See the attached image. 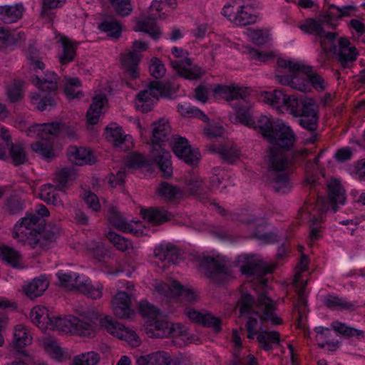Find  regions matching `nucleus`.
<instances>
[{
	"instance_id": "f257e3e1",
	"label": "nucleus",
	"mask_w": 365,
	"mask_h": 365,
	"mask_svg": "<svg viewBox=\"0 0 365 365\" xmlns=\"http://www.w3.org/2000/svg\"><path fill=\"white\" fill-rule=\"evenodd\" d=\"M300 29L306 33L317 36L324 52L332 53L341 66H353V62L359 56V51L355 46L351 45L347 38H337L336 33L326 32L321 24L313 19H307L300 26Z\"/></svg>"
},
{
	"instance_id": "f03ea898",
	"label": "nucleus",
	"mask_w": 365,
	"mask_h": 365,
	"mask_svg": "<svg viewBox=\"0 0 365 365\" xmlns=\"http://www.w3.org/2000/svg\"><path fill=\"white\" fill-rule=\"evenodd\" d=\"M269 178L272 188L276 192L284 194L291 190L289 178L288 160L285 153L281 149L270 148L267 155Z\"/></svg>"
},
{
	"instance_id": "7ed1b4c3",
	"label": "nucleus",
	"mask_w": 365,
	"mask_h": 365,
	"mask_svg": "<svg viewBox=\"0 0 365 365\" xmlns=\"http://www.w3.org/2000/svg\"><path fill=\"white\" fill-rule=\"evenodd\" d=\"M153 138L151 155L153 161L158 165L163 176L171 177L173 168L170 153L163 147L164 142L170 133V126L168 121L160 120L153 123Z\"/></svg>"
},
{
	"instance_id": "20e7f679",
	"label": "nucleus",
	"mask_w": 365,
	"mask_h": 365,
	"mask_svg": "<svg viewBox=\"0 0 365 365\" xmlns=\"http://www.w3.org/2000/svg\"><path fill=\"white\" fill-rule=\"evenodd\" d=\"M45 222L41 217L33 213L26 214L14 227L12 237L22 245L35 247L41 238V231Z\"/></svg>"
},
{
	"instance_id": "39448f33",
	"label": "nucleus",
	"mask_w": 365,
	"mask_h": 365,
	"mask_svg": "<svg viewBox=\"0 0 365 365\" xmlns=\"http://www.w3.org/2000/svg\"><path fill=\"white\" fill-rule=\"evenodd\" d=\"M171 83L154 81L150 82L148 89L140 91L138 94L136 106L143 113L152 110L153 106L158 101L159 97L170 96Z\"/></svg>"
},
{
	"instance_id": "423d86ee",
	"label": "nucleus",
	"mask_w": 365,
	"mask_h": 365,
	"mask_svg": "<svg viewBox=\"0 0 365 365\" xmlns=\"http://www.w3.org/2000/svg\"><path fill=\"white\" fill-rule=\"evenodd\" d=\"M297 113H290L295 117H299V123L304 129L312 133V136L306 139L308 143H314L317 138L316 133L318 127V115L316 105L312 101H299L297 98Z\"/></svg>"
},
{
	"instance_id": "0eeeda50",
	"label": "nucleus",
	"mask_w": 365,
	"mask_h": 365,
	"mask_svg": "<svg viewBox=\"0 0 365 365\" xmlns=\"http://www.w3.org/2000/svg\"><path fill=\"white\" fill-rule=\"evenodd\" d=\"M222 14L237 26H247L257 21L252 7L250 5H239L237 1H235L233 5H225Z\"/></svg>"
},
{
	"instance_id": "6e6552de",
	"label": "nucleus",
	"mask_w": 365,
	"mask_h": 365,
	"mask_svg": "<svg viewBox=\"0 0 365 365\" xmlns=\"http://www.w3.org/2000/svg\"><path fill=\"white\" fill-rule=\"evenodd\" d=\"M148 337L165 338L177 337L185 332V328L180 324H170L161 319V315L150 322L145 327Z\"/></svg>"
},
{
	"instance_id": "1a4fd4ad",
	"label": "nucleus",
	"mask_w": 365,
	"mask_h": 365,
	"mask_svg": "<svg viewBox=\"0 0 365 365\" xmlns=\"http://www.w3.org/2000/svg\"><path fill=\"white\" fill-rule=\"evenodd\" d=\"M237 264L242 274L246 277L261 276L272 272L274 266L267 267L260 257L244 255L237 257Z\"/></svg>"
},
{
	"instance_id": "9d476101",
	"label": "nucleus",
	"mask_w": 365,
	"mask_h": 365,
	"mask_svg": "<svg viewBox=\"0 0 365 365\" xmlns=\"http://www.w3.org/2000/svg\"><path fill=\"white\" fill-rule=\"evenodd\" d=\"M156 290L168 298H180L181 301L187 302L196 299V294L192 289L184 287L177 281L169 283L159 282L155 284Z\"/></svg>"
},
{
	"instance_id": "9b49d317",
	"label": "nucleus",
	"mask_w": 365,
	"mask_h": 365,
	"mask_svg": "<svg viewBox=\"0 0 365 365\" xmlns=\"http://www.w3.org/2000/svg\"><path fill=\"white\" fill-rule=\"evenodd\" d=\"M264 101L270 104L279 112L289 111L297 113L296 108L297 98L294 96H288L281 90L265 92Z\"/></svg>"
},
{
	"instance_id": "f8f14e48",
	"label": "nucleus",
	"mask_w": 365,
	"mask_h": 365,
	"mask_svg": "<svg viewBox=\"0 0 365 365\" xmlns=\"http://www.w3.org/2000/svg\"><path fill=\"white\" fill-rule=\"evenodd\" d=\"M278 82L293 89L305 92L309 88V70H287L276 75Z\"/></svg>"
},
{
	"instance_id": "ddd939ff",
	"label": "nucleus",
	"mask_w": 365,
	"mask_h": 365,
	"mask_svg": "<svg viewBox=\"0 0 365 365\" xmlns=\"http://www.w3.org/2000/svg\"><path fill=\"white\" fill-rule=\"evenodd\" d=\"M202 262L206 267V276L215 283H222L232 274L230 268L219 257H206Z\"/></svg>"
},
{
	"instance_id": "4468645a",
	"label": "nucleus",
	"mask_w": 365,
	"mask_h": 365,
	"mask_svg": "<svg viewBox=\"0 0 365 365\" xmlns=\"http://www.w3.org/2000/svg\"><path fill=\"white\" fill-rule=\"evenodd\" d=\"M276 309L274 300L264 293L259 295L255 312L262 321L269 322L274 326L282 324V320L276 314Z\"/></svg>"
},
{
	"instance_id": "2eb2a0df",
	"label": "nucleus",
	"mask_w": 365,
	"mask_h": 365,
	"mask_svg": "<svg viewBox=\"0 0 365 365\" xmlns=\"http://www.w3.org/2000/svg\"><path fill=\"white\" fill-rule=\"evenodd\" d=\"M62 128L63 125L58 123H34L27 128L26 133L28 137L48 141L57 135Z\"/></svg>"
},
{
	"instance_id": "dca6fc26",
	"label": "nucleus",
	"mask_w": 365,
	"mask_h": 365,
	"mask_svg": "<svg viewBox=\"0 0 365 365\" xmlns=\"http://www.w3.org/2000/svg\"><path fill=\"white\" fill-rule=\"evenodd\" d=\"M172 145L173 153L185 163L193 165L197 162L199 159L198 152L195 150H192L186 138L175 137Z\"/></svg>"
},
{
	"instance_id": "f3484780",
	"label": "nucleus",
	"mask_w": 365,
	"mask_h": 365,
	"mask_svg": "<svg viewBox=\"0 0 365 365\" xmlns=\"http://www.w3.org/2000/svg\"><path fill=\"white\" fill-rule=\"evenodd\" d=\"M274 128L272 133L274 139L268 140L269 143L286 149L294 145L295 135L289 126L279 122Z\"/></svg>"
},
{
	"instance_id": "a211bd4d",
	"label": "nucleus",
	"mask_w": 365,
	"mask_h": 365,
	"mask_svg": "<svg viewBox=\"0 0 365 365\" xmlns=\"http://www.w3.org/2000/svg\"><path fill=\"white\" fill-rule=\"evenodd\" d=\"M213 96L217 99H225L227 101L245 98L247 88L235 85L217 84L212 89Z\"/></svg>"
},
{
	"instance_id": "6ab92c4d",
	"label": "nucleus",
	"mask_w": 365,
	"mask_h": 365,
	"mask_svg": "<svg viewBox=\"0 0 365 365\" xmlns=\"http://www.w3.org/2000/svg\"><path fill=\"white\" fill-rule=\"evenodd\" d=\"M130 303V296L127 292L123 291L117 292L111 301L115 315L121 319L129 318L133 314Z\"/></svg>"
},
{
	"instance_id": "aec40b11",
	"label": "nucleus",
	"mask_w": 365,
	"mask_h": 365,
	"mask_svg": "<svg viewBox=\"0 0 365 365\" xmlns=\"http://www.w3.org/2000/svg\"><path fill=\"white\" fill-rule=\"evenodd\" d=\"M302 212L307 213L309 217L311 230L309 238V241L312 243L321 237L319 227H314V225L323 222L322 215L326 212L319 211L318 208L313 207L312 202L307 205L306 207L303 208Z\"/></svg>"
},
{
	"instance_id": "412c9836",
	"label": "nucleus",
	"mask_w": 365,
	"mask_h": 365,
	"mask_svg": "<svg viewBox=\"0 0 365 365\" xmlns=\"http://www.w3.org/2000/svg\"><path fill=\"white\" fill-rule=\"evenodd\" d=\"M67 155L71 163L78 165H92L96 162L93 153L85 148L71 146L67 150Z\"/></svg>"
},
{
	"instance_id": "4be33fe9",
	"label": "nucleus",
	"mask_w": 365,
	"mask_h": 365,
	"mask_svg": "<svg viewBox=\"0 0 365 365\" xmlns=\"http://www.w3.org/2000/svg\"><path fill=\"white\" fill-rule=\"evenodd\" d=\"M356 10V7L352 5L338 7L334 4H331L329 6V9L326 14L319 17L318 20L315 21L320 23L322 27L324 28V26L327 24H329L332 19H340L344 16H350L351 13L355 11Z\"/></svg>"
},
{
	"instance_id": "5701e85b",
	"label": "nucleus",
	"mask_w": 365,
	"mask_h": 365,
	"mask_svg": "<svg viewBox=\"0 0 365 365\" xmlns=\"http://www.w3.org/2000/svg\"><path fill=\"white\" fill-rule=\"evenodd\" d=\"M31 82L43 92H54L58 88V76L53 71H48L43 76L36 75L31 78Z\"/></svg>"
},
{
	"instance_id": "b1692460",
	"label": "nucleus",
	"mask_w": 365,
	"mask_h": 365,
	"mask_svg": "<svg viewBox=\"0 0 365 365\" xmlns=\"http://www.w3.org/2000/svg\"><path fill=\"white\" fill-rule=\"evenodd\" d=\"M103 285L101 283H93L89 278L84 277L77 291L92 299H99L103 296Z\"/></svg>"
},
{
	"instance_id": "393cba45",
	"label": "nucleus",
	"mask_w": 365,
	"mask_h": 365,
	"mask_svg": "<svg viewBox=\"0 0 365 365\" xmlns=\"http://www.w3.org/2000/svg\"><path fill=\"white\" fill-rule=\"evenodd\" d=\"M328 197L332 206L333 212L337 211L336 205H343L345 202V192L338 180L330 181L327 185Z\"/></svg>"
},
{
	"instance_id": "a878e982",
	"label": "nucleus",
	"mask_w": 365,
	"mask_h": 365,
	"mask_svg": "<svg viewBox=\"0 0 365 365\" xmlns=\"http://www.w3.org/2000/svg\"><path fill=\"white\" fill-rule=\"evenodd\" d=\"M23 11L21 4L0 6V21L6 24L16 22L21 18Z\"/></svg>"
},
{
	"instance_id": "bb28decb",
	"label": "nucleus",
	"mask_w": 365,
	"mask_h": 365,
	"mask_svg": "<svg viewBox=\"0 0 365 365\" xmlns=\"http://www.w3.org/2000/svg\"><path fill=\"white\" fill-rule=\"evenodd\" d=\"M107 101L105 94H98L93 98V101L86 114L89 124L95 125L98 123L102 109Z\"/></svg>"
},
{
	"instance_id": "cd10ccee",
	"label": "nucleus",
	"mask_w": 365,
	"mask_h": 365,
	"mask_svg": "<svg viewBox=\"0 0 365 365\" xmlns=\"http://www.w3.org/2000/svg\"><path fill=\"white\" fill-rule=\"evenodd\" d=\"M48 284V281L44 277H36L24 287V291L25 294L32 299L41 296Z\"/></svg>"
},
{
	"instance_id": "c85d7f7f",
	"label": "nucleus",
	"mask_w": 365,
	"mask_h": 365,
	"mask_svg": "<svg viewBox=\"0 0 365 365\" xmlns=\"http://www.w3.org/2000/svg\"><path fill=\"white\" fill-rule=\"evenodd\" d=\"M172 359L165 351H157L137 359V365H170Z\"/></svg>"
},
{
	"instance_id": "c756f323",
	"label": "nucleus",
	"mask_w": 365,
	"mask_h": 365,
	"mask_svg": "<svg viewBox=\"0 0 365 365\" xmlns=\"http://www.w3.org/2000/svg\"><path fill=\"white\" fill-rule=\"evenodd\" d=\"M279 121H273L267 115H261L255 120V126H251L254 129H258L262 136L267 141L273 140L272 133L275 130L274 127L279 124Z\"/></svg>"
},
{
	"instance_id": "7c9ffc66",
	"label": "nucleus",
	"mask_w": 365,
	"mask_h": 365,
	"mask_svg": "<svg viewBox=\"0 0 365 365\" xmlns=\"http://www.w3.org/2000/svg\"><path fill=\"white\" fill-rule=\"evenodd\" d=\"M306 184L309 186L310 195H312V198L315 200V205L313 206L318 208L319 211L327 212L328 207L325 204V199L319 195L318 187L320 185L318 181V178L316 175H311L307 177Z\"/></svg>"
},
{
	"instance_id": "2f4dec72",
	"label": "nucleus",
	"mask_w": 365,
	"mask_h": 365,
	"mask_svg": "<svg viewBox=\"0 0 365 365\" xmlns=\"http://www.w3.org/2000/svg\"><path fill=\"white\" fill-rule=\"evenodd\" d=\"M236 118L242 124L247 126H255V120L252 119L251 106L245 98L238 102L235 106Z\"/></svg>"
},
{
	"instance_id": "473e14b6",
	"label": "nucleus",
	"mask_w": 365,
	"mask_h": 365,
	"mask_svg": "<svg viewBox=\"0 0 365 365\" xmlns=\"http://www.w3.org/2000/svg\"><path fill=\"white\" fill-rule=\"evenodd\" d=\"M324 304L330 309L333 310H347L354 311L357 305L354 302H349L344 298L336 295L328 294L324 299Z\"/></svg>"
},
{
	"instance_id": "72a5a7b5",
	"label": "nucleus",
	"mask_w": 365,
	"mask_h": 365,
	"mask_svg": "<svg viewBox=\"0 0 365 365\" xmlns=\"http://www.w3.org/2000/svg\"><path fill=\"white\" fill-rule=\"evenodd\" d=\"M257 340L261 348L265 351H269L273 346L280 341V334L277 331L261 330L257 336Z\"/></svg>"
},
{
	"instance_id": "f704fd0d",
	"label": "nucleus",
	"mask_w": 365,
	"mask_h": 365,
	"mask_svg": "<svg viewBox=\"0 0 365 365\" xmlns=\"http://www.w3.org/2000/svg\"><path fill=\"white\" fill-rule=\"evenodd\" d=\"M141 214L144 219L153 225H158L171 219L172 215L164 209L151 207L142 210Z\"/></svg>"
},
{
	"instance_id": "c9c22d12",
	"label": "nucleus",
	"mask_w": 365,
	"mask_h": 365,
	"mask_svg": "<svg viewBox=\"0 0 365 365\" xmlns=\"http://www.w3.org/2000/svg\"><path fill=\"white\" fill-rule=\"evenodd\" d=\"M56 276L59 281V285L69 290H78V285L84 276L76 272H63L59 271Z\"/></svg>"
},
{
	"instance_id": "e433bc0d",
	"label": "nucleus",
	"mask_w": 365,
	"mask_h": 365,
	"mask_svg": "<svg viewBox=\"0 0 365 365\" xmlns=\"http://www.w3.org/2000/svg\"><path fill=\"white\" fill-rule=\"evenodd\" d=\"M58 187L51 184H46L41 186L40 189V198L48 204H52L57 207H63V203L60 199L57 191Z\"/></svg>"
},
{
	"instance_id": "4c0bfd02",
	"label": "nucleus",
	"mask_w": 365,
	"mask_h": 365,
	"mask_svg": "<svg viewBox=\"0 0 365 365\" xmlns=\"http://www.w3.org/2000/svg\"><path fill=\"white\" fill-rule=\"evenodd\" d=\"M155 256L161 261L168 263H175L179 257L178 248L171 244L160 245L154 251Z\"/></svg>"
},
{
	"instance_id": "58836bf2",
	"label": "nucleus",
	"mask_w": 365,
	"mask_h": 365,
	"mask_svg": "<svg viewBox=\"0 0 365 365\" xmlns=\"http://www.w3.org/2000/svg\"><path fill=\"white\" fill-rule=\"evenodd\" d=\"M32 337L28 328L23 324H18L14 329L13 344L16 349H22L31 344Z\"/></svg>"
},
{
	"instance_id": "ea45409f",
	"label": "nucleus",
	"mask_w": 365,
	"mask_h": 365,
	"mask_svg": "<svg viewBox=\"0 0 365 365\" xmlns=\"http://www.w3.org/2000/svg\"><path fill=\"white\" fill-rule=\"evenodd\" d=\"M31 322L40 327L46 329L48 327L51 317H49L48 311L45 307H34L30 313Z\"/></svg>"
},
{
	"instance_id": "a19ab883",
	"label": "nucleus",
	"mask_w": 365,
	"mask_h": 365,
	"mask_svg": "<svg viewBox=\"0 0 365 365\" xmlns=\"http://www.w3.org/2000/svg\"><path fill=\"white\" fill-rule=\"evenodd\" d=\"M0 255L3 260L14 268H22L23 262L21 253L8 246L0 248Z\"/></svg>"
},
{
	"instance_id": "79ce46f5",
	"label": "nucleus",
	"mask_w": 365,
	"mask_h": 365,
	"mask_svg": "<svg viewBox=\"0 0 365 365\" xmlns=\"http://www.w3.org/2000/svg\"><path fill=\"white\" fill-rule=\"evenodd\" d=\"M135 31L145 32L150 35L154 40L160 37L161 32L157 26L153 18L147 17L141 21H138L136 24Z\"/></svg>"
},
{
	"instance_id": "37998d69",
	"label": "nucleus",
	"mask_w": 365,
	"mask_h": 365,
	"mask_svg": "<svg viewBox=\"0 0 365 365\" xmlns=\"http://www.w3.org/2000/svg\"><path fill=\"white\" fill-rule=\"evenodd\" d=\"M59 41L62 46V53L59 55V61L62 66L73 61L76 56V46L68 38L61 36Z\"/></svg>"
},
{
	"instance_id": "c03bdc74",
	"label": "nucleus",
	"mask_w": 365,
	"mask_h": 365,
	"mask_svg": "<svg viewBox=\"0 0 365 365\" xmlns=\"http://www.w3.org/2000/svg\"><path fill=\"white\" fill-rule=\"evenodd\" d=\"M108 220L113 226L120 231L130 232L133 230L132 225L127 222L118 210L113 206L108 209Z\"/></svg>"
},
{
	"instance_id": "a18cd8bd",
	"label": "nucleus",
	"mask_w": 365,
	"mask_h": 365,
	"mask_svg": "<svg viewBox=\"0 0 365 365\" xmlns=\"http://www.w3.org/2000/svg\"><path fill=\"white\" fill-rule=\"evenodd\" d=\"M65 81L64 93L69 101L83 97V93L78 89L81 87V82L78 78L68 77Z\"/></svg>"
},
{
	"instance_id": "49530a36",
	"label": "nucleus",
	"mask_w": 365,
	"mask_h": 365,
	"mask_svg": "<svg viewBox=\"0 0 365 365\" xmlns=\"http://www.w3.org/2000/svg\"><path fill=\"white\" fill-rule=\"evenodd\" d=\"M106 138L112 141L115 147L120 148L124 150L129 148V146L125 144L130 138V136L124 135L120 128H107Z\"/></svg>"
},
{
	"instance_id": "de8ad7c7",
	"label": "nucleus",
	"mask_w": 365,
	"mask_h": 365,
	"mask_svg": "<svg viewBox=\"0 0 365 365\" xmlns=\"http://www.w3.org/2000/svg\"><path fill=\"white\" fill-rule=\"evenodd\" d=\"M171 53L177 58L173 63V68H187L188 67H195L193 60L189 57L187 51L178 47H173Z\"/></svg>"
},
{
	"instance_id": "09e8293b",
	"label": "nucleus",
	"mask_w": 365,
	"mask_h": 365,
	"mask_svg": "<svg viewBox=\"0 0 365 365\" xmlns=\"http://www.w3.org/2000/svg\"><path fill=\"white\" fill-rule=\"evenodd\" d=\"M213 150L216 152L222 160L228 163H232L238 158L240 155V151L237 148L231 143L222 145L217 148L215 147L213 148Z\"/></svg>"
},
{
	"instance_id": "8fccbe9b",
	"label": "nucleus",
	"mask_w": 365,
	"mask_h": 365,
	"mask_svg": "<svg viewBox=\"0 0 365 365\" xmlns=\"http://www.w3.org/2000/svg\"><path fill=\"white\" fill-rule=\"evenodd\" d=\"M9 147V156L14 165L18 166L28 161V157L24 145L21 143H11Z\"/></svg>"
},
{
	"instance_id": "3c124183",
	"label": "nucleus",
	"mask_w": 365,
	"mask_h": 365,
	"mask_svg": "<svg viewBox=\"0 0 365 365\" xmlns=\"http://www.w3.org/2000/svg\"><path fill=\"white\" fill-rule=\"evenodd\" d=\"M43 346L46 352L59 362L64 361L69 358L68 352L62 349L53 340L46 339L43 342Z\"/></svg>"
},
{
	"instance_id": "603ef678",
	"label": "nucleus",
	"mask_w": 365,
	"mask_h": 365,
	"mask_svg": "<svg viewBox=\"0 0 365 365\" xmlns=\"http://www.w3.org/2000/svg\"><path fill=\"white\" fill-rule=\"evenodd\" d=\"M158 194L166 200H173L182 196V191L177 186L170 185L166 182L160 183L158 188Z\"/></svg>"
},
{
	"instance_id": "864d4df0",
	"label": "nucleus",
	"mask_w": 365,
	"mask_h": 365,
	"mask_svg": "<svg viewBox=\"0 0 365 365\" xmlns=\"http://www.w3.org/2000/svg\"><path fill=\"white\" fill-rule=\"evenodd\" d=\"M73 331L80 336H93L94 334V327L91 322L73 317Z\"/></svg>"
},
{
	"instance_id": "5fc2aeb1",
	"label": "nucleus",
	"mask_w": 365,
	"mask_h": 365,
	"mask_svg": "<svg viewBox=\"0 0 365 365\" xmlns=\"http://www.w3.org/2000/svg\"><path fill=\"white\" fill-rule=\"evenodd\" d=\"M23 81L14 79L11 83L6 86V94L11 102H17L23 98Z\"/></svg>"
},
{
	"instance_id": "6e6d98bb",
	"label": "nucleus",
	"mask_w": 365,
	"mask_h": 365,
	"mask_svg": "<svg viewBox=\"0 0 365 365\" xmlns=\"http://www.w3.org/2000/svg\"><path fill=\"white\" fill-rule=\"evenodd\" d=\"M31 150L40 155L43 159L50 160L54 157L53 146L51 143L38 141L31 145Z\"/></svg>"
},
{
	"instance_id": "4d7b16f0",
	"label": "nucleus",
	"mask_w": 365,
	"mask_h": 365,
	"mask_svg": "<svg viewBox=\"0 0 365 365\" xmlns=\"http://www.w3.org/2000/svg\"><path fill=\"white\" fill-rule=\"evenodd\" d=\"M50 328L62 332H72L73 317L68 319L66 317H56L51 319L48 324Z\"/></svg>"
},
{
	"instance_id": "13d9d810",
	"label": "nucleus",
	"mask_w": 365,
	"mask_h": 365,
	"mask_svg": "<svg viewBox=\"0 0 365 365\" xmlns=\"http://www.w3.org/2000/svg\"><path fill=\"white\" fill-rule=\"evenodd\" d=\"M102 328L106 329L109 334L118 337L120 332L123 330L124 325L114 320L110 317H105L100 321Z\"/></svg>"
},
{
	"instance_id": "bf43d9fd",
	"label": "nucleus",
	"mask_w": 365,
	"mask_h": 365,
	"mask_svg": "<svg viewBox=\"0 0 365 365\" xmlns=\"http://www.w3.org/2000/svg\"><path fill=\"white\" fill-rule=\"evenodd\" d=\"M142 55L137 51H128L121 54L120 61L126 68H136L138 66Z\"/></svg>"
},
{
	"instance_id": "052dcab7",
	"label": "nucleus",
	"mask_w": 365,
	"mask_h": 365,
	"mask_svg": "<svg viewBox=\"0 0 365 365\" xmlns=\"http://www.w3.org/2000/svg\"><path fill=\"white\" fill-rule=\"evenodd\" d=\"M178 111L184 117H196L205 122L209 120L208 117L202 110L189 104L178 105Z\"/></svg>"
},
{
	"instance_id": "680f3d73",
	"label": "nucleus",
	"mask_w": 365,
	"mask_h": 365,
	"mask_svg": "<svg viewBox=\"0 0 365 365\" xmlns=\"http://www.w3.org/2000/svg\"><path fill=\"white\" fill-rule=\"evenodd\" d=\"M100 356L95 351H89L77 355L73 358V365H97Z\"/></svg>"
},
{
	"instance_id": "e2e57ef3",
	"label": "nucleus",
	"mask_w": 365,
	"mask_h": 365,
	"mask_svg": "<svg viewBox=\"0 0 365 365\" xmlns=\"http://www.w3.org/2000/svg\"><path fill=\"white\" fill-rule=\"evenodd\" d=\"M107 238L116 249L121 252H125L132 247V243L129 240L113 231L107 233Z\"/></svg>"
},
{
	"instance_id": "0e129e2a",
	"label": "nucleus",
	"mask_w": 365,
	"mask_h": 365,
	"mask_svg": "<svg viewBox=\"0 0 365 365\" xmlns=\"http://www.w3.org/2000/svg\"><path fill=\"white\" fill-rule=\"evenodd\" d=\"M185 185L190 194H201L205 192L202 179L197 175H191L186 178Z\"/></svg>"
},
{
	"instance_id": "69168bd1",
	"label": "nucleus",
	"mask_w": 365,
	"mask_h": 365,
	"mask_svg": "<svg viewBox=\"0 0 365 365\" xmlns=\"http://www.w3.org/2000/svg\"><path fill=\"white\" fill-rule=\"evenodd\" d=\"M139 312L143 317L148 318V323L156 319L160 315V311L147 301L140 302Z\"/></svg>"
},
{
	"instance_id": "338daca9",
	"label": "nucleus",
	"mask_w": 365,
	"mask_h": 365,
	"mask_svg": "<svg viewBox=\"0 0 365 365\" xmlns=\"http://www.w3.org/2000/svg\"><path fill=\"white\" fill-rule=\"evenodd\" d=\"M74 173L73 171L67 168L61 169L56 173L55 180L57 182L56 187L58 190L64 191L69 180L73 179Z\"/></svg>"
},
{
	"instance_id": "774afa93",
	"label": "nucleus",
	"mask_w": 365,
	"mask_h": 365,
	"mask_svg": "<svg viewBox=\"0 0 365 365\" xmlns=\"http://www.w3.org/2000/svg\"><path fill=\"white\" fill-rule=\"evenodd\" d=\"M24 208V202L16 196L10 197L6 202L5 210L10 215L21 213Z\"/></svg>"
}]
</instances>
